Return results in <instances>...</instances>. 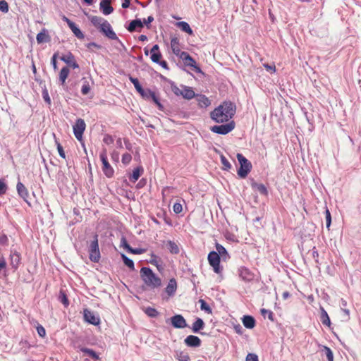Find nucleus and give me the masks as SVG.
I'll return each mask as SVG.
<instances>
[{
  "label": "nucleus",
  "instance_id": "nucleus-22",
  "mask_svg": "<svg viewBox=\"0 0 361 361\" xmlns=\"http://www.w3.org/2000/svg\"><path fill=\"white\" fill-rule=\"evenodd\" d=\"M197 105L200 108H207L211 104V102L208 97L204 94H195Z\"/></svg>",
  "mask_w": 361,
  "mask_h": 361
},
{
  "label": "nucleus",
  "instance_id": "nucleus-23",
  "mask_svg": "<svg viewBox=\"0 0 361 361\" xmlns=\"http://www.w3.org/2000/svg\"><path fill=\"white\" fill-rule=\"evenodd\" d=\"M239 276L243 280L246 281H250L253 279V274L251 271L244 267L239 269Z\"/></svg>",
  "mask_w": 361,
  "mask_h": 361
},
{
  "label": "nucleus",
  "instance_id": "nucleus-48",
  "mask_svg": "<svg viewBox=\"0 0 361 361\" xmlns=\"http://www.w3.org/2000/svg\"><path fill=\"white\" fill-rule=\"evenodd\" d=\"M90 91V87L87 81H85L81 88V93L83 95L87 94Z\"/></svg>",
  "mask_w": 361,
  "mask_h": 361
},
{
  "label": "nucleus",
  "instance_id": "nucleus-26",
  "mask_svg": "<svg viewBox=\"0 0 361 361\" xmlns=\"http://www.w3.org/2000/svg\"><path fill=\"white\" fill-rule=\"evenodd\" d=\"M204 327V322L201 318H196L195 322L192 324L191 329L194 333H199L200 330Z\"/></svg>",
  "mask_w": 361,
  "mask_h": 361
},
{
  "label": "nucleus",
  "instance_id": "nucleus-32",
  "mask_svg": "<svg viewBox=\"0 0 361 361\" xmlns=\"http://www.w3.org/2000/svg\"><path fill=\"white\" fill-rule=\"evenodd\" d=\"M216 252H217L219 254V257H221L223 258V259L225 260L227 258H229L228 253L227 250H226V248L223 245H221L219 243H216Z\"/></svg>",
  "mask_w": 361,
  "mask_h": 361
},
{
  "label": "nucleus",
  "instance_id": "nucleus-34",
  "mask_svg": "<svg viewBox=\"0 0 361 361\" xmlns=\"http://www.w3.org/2000/svg\"><path fill=\"white\" fill-rule=\"evenodd\" d=\"M175 357L179 361H190V356L187 352L177 350L175 352Z\"/></svg>",
  "mask_w": 361,
  "mask_h": 361
},
{
  "label": "nucleus",
  "instance_id": "nucleus-63",
  "mask_svg": "<svg viewBox=\"0 0 361 361\" xmlns=\"http://www.w3.org/2000/svg\"><path fill=\"white\" fill-rule=\"evenodd\" d=\"M60 299H61V302L65 306H68V298H67V296H66V295L65 293H61Z\"/></svg>",
  "mask_w": 361,
  "mask_h": 361
},
{
  "label": "nucleus",
  "instance_id": "nucleus-45",
  "mask_svg": "<svg viewBox=\"0 0 361 361\" xmlns=\"http://www.w3.org/2000/svg\"><path fill=\"white\" fill-rule=\"evenodd\" d=\"M324 350L328 361H334V355L332 350L327 346H324Z\"/></svg>",
  "mask_w": 361,
  "mask_h": 361
},
{
  "label": "nucleus",
  "instance_id": "nucleus-49",
  "mask_svg": "<svg viewBox=\"0 0 361 361\" xmlns=\"http://www.w3.org/2000/svg\"><path fill=\"white\" fill-rule=\"evenodd\" d=\"M325 217H326V226L327 228H329L331 224V216L329 210L328 209L325 211Z\"/></svg>",
  "mask_w": 361,
  "mask_h": 361
},
{
  "label": "nucleus",
  "instance_id": "nucleus-25",
  "mask_svg": "<svg viewBox=\"0 0 361 361\" xmlns=\"http://www.w3.org/2000/svg\"><path fill=\"white\" fill-rule=\"evenodd\" d=\"M243 324L247 329H252L255 326V319L250 315H245L242 319Z\"/></svg>",
  "mask_w": 361,
  "mask_h": 361
},
{
  "label": "nucleus",
  "instance_id": "nucleus-41",
  "mask_svg": "<svg viewBox=\"0 0 361 361\" xmlns=\"http://www.w3.org/2000/svg\"><path fill=\"white\" fill-rule=\"evenodd\" d=\"M145 312L148 317L152 318L157 317L159 315V312L156 309L151 307H147L145 310Z\"/></svg>",
  "mask_w": 361,
  "mask_h": 361
},
{
  "label": "nucleus",
  "instance_id": "nucleus-1",
  "mask_svg": "<svg viewBox=\"0 0 361 361\" xmlns=\"http://www.w3.org/2000/svg\"><path fill=\"white\" fill-rule=\"evenodd\" d=\"M235 104L230 101H225L210 112V118L216 123H226L235 114Z\"/></svg>",
  "mask_w": 361,
  "mask_h": 361
},
{
  "label": "nucleus",
  "instance_id": "nucleus-53",
  "mask_svg": "<svg viewBox=\"0 0 361 361\" xmlns=\"http://www.w3.org/2000/svg\"><path fill=\"white\" fill-rule=\"evenodd\" d=\"M121 247H123V248H125L128 251L131 247L130 246V245L128 243L126 237H124V236H122L121 238Z\"/></svg>",
  "mask_w": 361,
  "mask_h": 361
},
{
  "label": "nucleus",
  "instance_id": "nucleus-40",
  "mask_svg": "<svg viewBox=\"0 0 361 361\" xmlns=\"http://www.w3.org/2000/svg\"><path fill=\"white\" fill-rule=\"evenodd\" d=\"M121 258L123 259V262L126 266H127L129 269L131 270L135 269V265L133 261L128 258L126 255L121 254Z\"/></svg>",
  "mask_w": 361,
  "mask_h": 361
},
{
  "label": "nucleus",
  "instance_id": "nucleus-37",
  "mask_svg": "<svg viewBox=\"0 0 361 361\" xmlns=\"http://www.w3.org/2000/svg\"><path fill=\"white\" fill-rule=\"evenodd\" d=\"M37 42L38 44H41L44 42H48L49 39V35L46 33V30L44 29L42 32H39L36 37Z\"/></svg>",
  "mask_w": 361,
  "mask_h": 361
},
{
  "label": "nucleus",
  "instance_id": "nucleus-33",
  "mask_svg": "<svg viewBox=\"0 0 361 361\" xmlns=\"http://www.w3.org/2000/svg\"><path fill=\"white\" fill-rule=\"evenodd\" d=\"M142 171L143 169L142 167H137L134 169V170L133 171V173L129 177L130 180L133 183H135L140 177L141 172Z\"/></svg>",
  "mask_w": 361,
  "mask_h": 361
},
{
  "label": "nucleus",
  "instance_id": "nucleus-35",
  "mask_svg": "<svg viewBox=\"0 0 361 361\" xmlns=\"http://www.w3.org/2000/svg\"><path fill=\"white\" fill-rule=\"evenodd\" d=\"M167 248L171 254H178L180 252L179 247L177 243L172 240L167 242Z\"/></svg>",
  "mask_w": 361,
  "mask_h": 361
},
{
  "label": "nucleus",
  "instance_id": "nucleus-61",
  "mask_svg": "<svg viewBox=\"0 0 361 361\" xmlns=\"http://www.w3.org/2000/svg\"><path fill=\"white\" fill-rule=\"evenodd\" d=\"M57 55L58 54L56 53H55L52 56L51 59V63L54 71H56L58 69L57 62H56Z\"/></svg>",
  "mask_w": 361,
  "mask_h": 361
},
{
  "label": "nucleus",
  "instance_id": "nucleus-29",
  "mask_svg": "<svg viewBox=\"0 0 361 361\" xmlns=\"http://www.w3.org/2000/svg\"><path fill=\"white\" fill-rule=\"evenodd\" d=\"M320 310H321L320 319H321L322 323L325 326H330L331 321H330V318H329L326 311L322 307H320Z\"/></svg>",
  "mask_w": 361,
  "mask_h": 361
},
{
  "label": "nucleus",
  "instance_id": "nucleus-44",
  "mask_svg": "<svg viewBox=\"0 0 361 361\" xmlns=\"http://www.w3.org/2000/svg\"><path fill=\"white\" fill-rule=\"evenodd\" d=\"M261 314L264 317H267L271 321L274 320V314L271 310L262 309Z\"/></svg>",
  "mask_w": 361,
  "mask_h": 361
},
{
  "label": "nucleus",
  "instance_id": "nucleus-43",
  "mask_svg": "<svg viewBox=\"0 0 361 361\" xmlns=\"http://www.w3.org/2000/svg\"><path fill=\"white\" fill-rule=\"evenodd\" d=\"M221 162L223 165L224 170L228 171L230 169H231V164L224 155L221 156Z\"/></svg>",
  "mask_w": 361,
  "mask_h": 361
},
{
  "label": "nucleus",
  "instance_id": "nucleus-20",
  "mask_svg": "<svg viewBox=\"0 0 361 361\" xmlns=\"http://www.w3.org/2000/svg\"><path fill=\"white\" fill-rule=\"evenodd\" d=\"M177 289V282L175 279H171L165 288L169 297L173 296Z\"/></svg>",
  "mask_w": 361,
  "mask_h": 361
},
{
  "label": "nucleus",
  "instance_id": "nucleus-38",
  "mask_svg": "<svg viewBox=\"0 0 361 361\" xmlns=\"http://www.w3.org/2000/svg\"><path fill=\"white\" fill-rule=\"evenodd\" d=\"M178 27L180 28V30L189 35H192V30L191 29V27H190V25L185 22V21H181V22H179L178 23Z\"/></svg>",
  "mask_w": 361,
  "mask_h": 361
},
{
  "label": "nucleus",
  "instance_id": "nucleus-12",
  "mask_svg": "<svg viewBox=\"0 0 361 361\" xmlns=\"http://www.w3.org/2000/svg\"><path fill=\"white\" fill-rule=\"evenodd\" d=\"M10 265L13 270H17L21 263V255L16 250L11 249L9 255Z\"/></svg>",
  "mask_w": 361,
  "mask_h": 361
},
{
  "label": "nucleus",
  "instance_id": "nucleus-16",
  "mask_svg": "<svg viewBox=\"0 0 361 361\" xmlns=\"http://www.w3.org/2000/svg\"><path fill=\"white\" fill-rule=\"evenodd\" d=\"M16 190L18 195L24 200L28 204L30 202L27 201V198L29 197V192L25 186L20 182L18 181L16 185Z\"/></svg>",
  "mask_w": 361,
  "mask_h": 361
},
{
  "label": "nucleus",
  "instance_id": "nucleus-62",
  "mask_svg": "<svg viewBox=\"0 0 361 361\" xmlns=\"http://www.w3.org/2000/svg\"><path fill=\"white\" fill-rule=\"evenodd\" d=\"M103 142L106 145H111L114 142V138L111 135H106L103 138Z\"/></svg>",
  "mask_w": 361,
  "mask_h": 361
},
{
  "label": "nucleus",
  "instance_id": "nucleus-52",
  "mask_svg": "<svg viewBox=\"0 0 361 361\" xmlns=\"http://www.w3.org/2000/svg\"><path fill=\"white\" fill-rule=\"evenodd\" d=\"M7 190V185L4 180L0 179V195L6 193Z\"/></svg>",
  "mask_w": 361,
  "mask_h": 361
},
{
  "label": "nucleus",
  "instance_id": "nucleus-19",
  "mask_svg": "<svg viewBox=\"0 0 361 361\" xmlns=\"http://www.w3.org/2000/svg\"><path fill=\"white\" fill-rule=\"evenodd\" d=\"M181 94L180 96H182L185 99H191L195 97V93L191 87L181 85Z\"/></svg>",
  "mask_w": 361,
  "mask_h": 361
},
{
  "label": "nucleus",
  "instance_id": "nucleus-2",
  "mask_svg": "<svg viewBox=\"0 0 361 361\" xmlns=\"http://www.w3.org/2000/svg\"><path fill=\"white\" fill-rule=\"evenodd\" d=\"M140 276L145 284L151 288H157L161 286V279L149 267H142L140 269Z\"/></svg>",
  "mask_w": 361,
  "mask_h": 361
},
{
  "label": "nucleus",
  "instance_id": "nucleus-21",
  "mask_svg": "<svg viewBox=\"0 0 361 361\" xmlns=\"http://www.w3.org/2000/svg\"><path fill=\"white\" fill-rule=\"evenodd\" d=\"M143 27V23L140 19H135L130 22L128 26L126 27L130 32H133L137 30L139 31Z\"/></svg>",
  "mask_w": 361,
  "mask_h": 361
},
{
  "label": "nucleus",
  "instance_id": "nucleus-60",
  "mask_svg": "<svg viewBox=\"0 0 361 361\" xmlns=\"http://www.w3.org/2000/svg\"><path fill=\"white\" fill-rule=\"evenodd\" d=\"M245 361H259L258 356L254 353H248Z\"/></svg>",
  "mask_w": 361,
  "mask_h": 361
},
{
  "label": "nucleus",
  "instance_id": "nucleus-51",
  "mask_svg": "<svg viewBox=\"0 0 361 361\" xmlns=\"http://www.w3.org/2000/svg\"><path fill=\"white\" fill-rule=\"evenodd\" d=\"M0 11L4 13L8 11V4L5 0L0 1Z\"/></svg>",
  "mask_w": 361,
  "mask_h": 361
},
{
  "label": "nucleus",
  "instance_id": "nucleus-50",
  "mask_svg": "<svg viewBox=\"0 0 361 361\" xmlns=\"http://www.w3.org/2000/svg\"><path fill=\"white\" fill-rule=\"evenodd\" d=\"M132 159V156L128 153H125L122 156V163L125 165L128 164Z\"/></svg>",
  "mask_w": 361,
  "mask_h": 361
},
{
  "label": "nucleus",
  "instance_id": "nucleus-9",
  "mask_svg": "<svg viewBox=\"0 0 361 361\" xmlns=\"http://www.w3.org/2000/svg\"><path fill=\"white\" fill-rule=\"evenodd\" d=\"M99 32H101L104 36L108 37L110 39L112 40H118L119 43L123 46V44L121 42V41L118 38L116 34L113 30L111 25L110 23L106 20V23H103L102 27L99 30Z\"/></svg>",
  "mask_w": 361,
  "mask_h": 361
},
{
  "label": "nucleus",
  "instance_id": "nucleus-31",
  "mask_svg": "<svg viewBox=\"0 0 361 361\" xmlns=\"http://www.w3.org/2000/svg\"><path fill=\"white\" fill-rule=\"evenodd\" d=\"M171 47L173 52L177 55L180 56V53L182 52L179 47V41L177 38H173L171 40Z\"/></svg>",
  "mask_w": 361,
  "mask_h": 361
},
{
  "label": "nucleus",
  "instance_id": "nucleus-4",
  "mask_svg": "<svg viewBox=\"0 0 361 361\" xmlns=\"http://www.w3.org/2000/svg\"><path fill=\"white\" fill-rule=\"evenodd\" d=\"M89 257L93 262H98L100 259L97 235H94V240L90 244Z\"/></svg>",
  "mask_w": 361,
  "mask_h": 361
},
{
  "label": "nucleus",
  "instance_id": "nucleus-15",
  "mask_svg": "<svg viewBox=\"0 0 361 361\" xmlns=\"http://www.w3.org/2000/svg\"><path fill=\"white\" fill-rule=\"evenodd\" d=\"M201 343H202V341H201L200 338L199 337H197V336H194V335H189L184 340V343L188 347H191V348L200 347L201 345Z\"/></svg>",
  "mask_w": 361,
  "mask_h": 361
},
{
  "label": "nucleus",
  "instance_id": "nucleus-57",
  "mask_svg": "<svg viewBox=\"0 0 361 361\" xmlns=\"http://www.w3.org/2000/svg\"><path fill=\"white\" fill-rule=\"evenodd\" d=\"M145 249L142 248H133L130 247L128 250L129 252L135 255H141L145 252Z\"/></svg>",
  "mask_w": 361,
  "mask_h": 361
},
{
  "label": "nucleus",
  "instance_id": "nucleus-27",
  "mask_svg": "<svg viewBox=\"0 0 361 361\" xmlns=\"http://www.w3.org/2000/svg\"><path fill=\"white\" fill-rule=\"evenodd\" d=\"M251 186L254 190L258 191L261 195H267L268 191L264 184L252 182Z\"/></svg>",
  "mask_w": 361,
  "mask_h": 361
},
{
  "label": "nucleus",
  "instance_id": "nucleus-46",
  "mask_svg": "<svg viewBox=\"0 0 361 361\" xmlns=\"http://www.w3.org/2000/svg\"><path fill=\"white\" fill-rule=\"evenodd\" d=\"M55 142H56V145L57 147V150H58L59 156L63 159H66V154H65L63 147L61 146L60 142L56 139H55Z\"/></svg>",
  "mask_w": 361,
  "mask_h": 361
},
{
  "label": "nucleus",
  "instance_id": "nucleus-58",
  "mask_svg": "<svg viewBox=\"0 0 361 361\" xmlns=\"http://www.w3.org/2000/svg\"><path fill=\"white\" fill-rule=\"evenodd\" d=\"M0 244L4 246H6L8 245V238L7 235L4 233H3L0 236Z\"/></svg>",
  "mask_w": 361,
  "mask_h": 361
},
{
  "label": "nucleus",
  "instance_id": "nucleus-56",
  "mask_svg": "<svg viewBox=\"0 0 361 361\" xmlns=\"http://www.w3.org/2000/svg\"><path fill=\"white\" fill-rule=\"evenodd\" d=\"M173 212L176 214H180L183 210V207L180 203L176 202L173 206Z\"/></svg>",
  "mask_w": 361,
  "mask_h": 361
},
{
  "label": "nucleus",
  "instance_id": "nucleus-6",
  "mask_svg": "<svg viewBox=\"0 0 361 361\" xmlns=\"http://www.w3.org/2000/svg\"><path fill=\"white\" fill-rule=\"evenodd\" d=\"M235 128V123L233 121L226 122L225 124L212 126L210 130L212 132L219 134L226 135Z\"/></svg>",
  "mask_w": 361,
  "mask_h": 361
},
{
  "label": "nucleus",
  "instance_id": "nucleus-10",
  "mask_svg": "<svg viewBox=\"0 0 361 361\" xmlns=\"http://www.w3.org/2000/svg\"><path fill=\"white\" fill-rule=\"evenodd\" d=\"M85 123L82 118H78L73 126V133L77 140H81L83 133L85 130Z\"/></svg>",
  "mask_w": 361,
  "mask_h": 361
},
{
  "label": "nucleus",
  "instance_id": "nucleus-8",
  "mask_svg": "<svg viewBox=\"0 0 361 361\" xmlns=\"http://www.w3.org/2000/svg\"><path fill=\"white\" fill-rule=\"evenodd\" d=\"M180 58L183 61L185 66L192 68V70L197 73H202L201 68L197 66L195 59H193L188 52L182 51Z\"/></svg>",
  "mask_w": 361,
  "mask_h": 361
},
{
  "label": "nucleus",
  "instance_id": "nucleus-3",
  "mask_svg": "<svg viewBox=\"0 0 361 361\" xmlns=\"http://www.w3.org/2000/svg\"><path fill=\"white\" fill-rule=\"evenodd\" d=\"M237 159L240 164V168L238 170V175L242 178H245L250 173L252 169V164L247 159H246L242 154H237Z\"/></svg>",
  "mask_w": 361,
  "mask_h": 361
},
{
  "label": "nucleus",
  "instance_id": "nucleus-55",
  "mask_svg": "<svg viewBox=\"0 0 361 361\" xmlns=\"http://www.w3.org/2000/svg\"><path fill=\"white\" fill-rule=\"evenodd\" d=\"M150 58L153 62L158 63L161 58V53L152 54Z\"/></svg>",
  "mask_w": 361,
  "mask_h": 361
},
{
  "label": "nucleus",
  "instance_id": "nucleus-59",
  "mask_svg": "<svg viewBox=\"0 0 361 361\" xmlns=\"http://www.w3.org/2000/svg\"><path fill=\"white\" fill-rule=\"evenodd\" d=\"M37 331L38 335L42 338L44 337L46 335V331L42 325H39L37 326Z\"/></svg>",
  "mask_w": 361,
  "mask_h": 361
},
{
  "label": "nucleus",
  "instance_id": "nucleus-28",
  "mask_svg": "<svg viewBox=\"0 0 361 361\" xmlns=\"http://www.w3.org/2000/svg\"><path fill=\"white\" fill-rule=\"evenodd\" d=\"M149 263L156 266L159 271H161L164 269L161 264V259L154 254L151 255Z\"/></svg>",
  "mask_w": 361,
  "mask_h": 361
},
{
  "label": "nucleus",
  "instance_id": "nucleus-54",
  "mask_svg": "<svg viewBox=\"0 0 361 361\" xmlns=\"http://www.w3.org/2000/svg\"><path fill=\"white\" fill-rule=\"evenodd\" d=\"M42 97L44 100V102L48 104L49 105L51 104V99H50V97L49 95V93H48V91L47 90L44 89L43 91H42Z\"/></svg>",
  "mask_w": 361,
  "mask_h": 361
},
{
  "label": "nucleus",
  "instance_id": "nucleus-64",
  "mask_svg": "<svg viewBox=\"0 0 361 361\" xmlns=\"http://www.w3.org/2000/svg\"><path fill=\"white\" fill-rule=\"evenodd\" d=\"M149 95L150 96L149 99H151L155 104L158 103L159 101V98L157 97L154 92H149Z\"/></svg>",
  "mask_w": 361,
  "mask_h": 361
},
{
  "label": "nucleus",
  "instance_id": "nucleus-5",
  "mask_svg": "<svg viewBox=\"0 0 361 361\" xmlns=\"http://www.w3.org/2000/svg\"><path fill=\"white\" fill-rule=\"evenodd\" d=\"M102 163V171L107 178H111L114 174V170L110 165L107 158L106 150L104 149L99 154Z\"/></svg>",
  "mask_w": 361,
  "mask_h": 361
},
{
  "label": "nucleus",
  "instance_id": "nucleus-47",
  "mask_svg": "<svg viewBox=\"0 0 361 361\" xmlns=\"http://www.w3.org/2000/svg\"><path fill=\"white\" fill-rule=\"evenodd\" d=\"M170 84H171V91L176 95V96H180L181 92V89H180L176 84L174 82H172L171 81L170 82Z\"/></svg>",
  "mask_w": 361,
  "mask_h": 361
},
{
  "label": "nucleus",
  "instance_id": "nucleus-17",
  "mask_svg": "<svg viewBox=\"0 0 361 361\" xmlns=\"http://www.w3.org/2000/svg\"><path fill=\"white\" fill-rule=\"evenodd\" d=\"M60 59L74 69L79 68V65L75 61L74 56L71 53L62 56Z\"/></svg>",
  "mask_w": 361,
  "mask_h": 361
},
{
  "label": "nucleus",
  "instance_id": "nucleus-11",
  "mask_svg": "<svg viewBox=\"0 0 361 361\" xmlns=\"http://www.w3.org/2000/svg\"><path fill=\"white\" fill-rule=\"evenodd\" d=\"M83 317L84 320L90 324L97 326L100 324L99 317L97 315H96L94 312L88 309L84 310Z\"/></svg>",
  "mask_w": 361,
  "mask_h": 361
},
{
  "label": "nucleus",
  "instance_id": "nucleus-18",
  "mask_svg": "<svg viewBox=\"0 0 361 361\" xmlns=\"http://www.w3.org/2000/svg\"><path fill=\"white\" fill-rule=\"evenodd\" d=\"M99 8L102 13L106 16L111 14L114 11L113 7L111 6V0H102Z\"/></svg>",
  "mask_w": 361,
  "mask_h": 361
},
{
  "label": "nucleus",
  "instance_id": "nucleus-42",
  "mask_svg": "<svg viewBox=\"0 0 361 361\" xmlns=\"http://www.w3.org/2000/svg\"><path fill=\"white\" fill-rule=\"evenodd\" d=\"M199 302L200 303V309L202 310H204L207 313L211 314L212 313V308L209 307V305L202 299H200L199 300Z\"/></svg>",
  "mask_w": 361,
  "mask_h": 361
},
{
  "label": "nucleus",
  "instance_id": "nucleus-14",
  "mask_svg": "<svg viewBox=\"0 0 361 361\" xmlns=\"http://www.w3.org/2000/svg\"><path fill=\"white\" fill-rule=\"evenodd\" d=\"M171 325L176 329L185 328L188 324L181 314H176L170 318Z\"/></svg>",
  "mask_w": 361,
  "mask_h": 361
},
{
  "label": "nucleus",
  "instance_id": "nucleus-13",
  "mask_svg": "<svg viewBox=\"0 0 361 361\" xmlns=\"http://www.w3.org/2000/svg\"><path fill=\"white\" fill-rule=\"evenodd\" d=\"M62 20H63V21H64L67 23L68 26L69 27V28L71 30V31L73 32V33L75 35V36L76 37H78V39H82L85 37L84 34L80 30V28L75 25V23L71 21L68 18H67L65 16H63L62 17Z\"/></svg>",
  "mask_w": 361,
  "mask_h": 361
},
{
  "label": "nucleus",
  "instance_id": "nucleus-7",
  "mask_svg": "<svg viewBox=\"0 0 361 361\" xmlns=\"http://www.w3.org/2000/svg\"><path fill=\"white\" fill-rule=\"evenodd\" d=\"M208 262L210 266L213 268L215 273H221L222 268L220 266V257L217 252L212 251L208 255Z\"/></svg>",
  "mask_w": 361,
  "mask_h": 361
},
{
  "label": "nucleus",
  "instance_id": "nucleus-30",
  "mask_svg": "<svg viewBox=\"0 0 361 361\" xmlns=\"http://www.w3.org/2000/svg\"><path fill=\"white\" fill-rule=\"evenodd\" d=\"M70 73V70L67 66L63 67L59 73V80L61 84L63 85L66 82Z\"/></svg>",
  "mask_w": 361,
  "mask_h": 361
},
{
  "label": "nucleus",
  "instance_id": "nucleus-24",
  "mask_svg": "<svg viewBox=\"0 0 361 361\" xmlns=\"http://www.w3.org/2000/svg\"><path fill=\"white\" fill-rule=\"evenodd\" d=\"M89 19L91 22V23L97 27L98 30L101 28L103 25V23H106V20L104 19L102 17L96 16H92L89 17Z\"/></svg>",
  "mask_w": 361,
  "mask_h": 361
},
{
  "label": "nucleus",
  "instance_id": "nucleus-36",
  "mask_svg": "<svg viewBox=\"0 0 361 361\" xmlns=\"http://www.w3.org/2000/svg\"><path fill=\"white\" fill-rule=\"evenodd\" d=\"M129 80L133 84L136 90L140 94H142L144 92V89L142 85L140 84V82L137 78H133V76H129Z\"/></svg>",
  "mask_w": 361,
  "mask_h": 361
},
{
  "label": "nucleus",
  "instance_id": "nucleus-39",
  "mask_svg": "<svg viewBox=\"0 0 361 361\" xmlns=\"http://www.w3.org/2000/svg\"><path fill=\"white\" fill-rule=\"evenodd\" d=\"M80 350H81V352L85 353L87 355H88L89 357H90L94 360L99 359L98 354L95 351H94L93 350H92L90 348H82L80 349Z\"/></svg>",
  "mask_w": 361,
  "mask_h": 361
}]
</instances>
